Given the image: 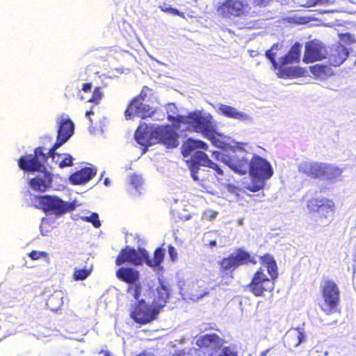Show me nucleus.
Wrapping results in <instances>:
<instances>
[{"label": "nucleus", "instance_id": "obj_1", "mask_svg": "<svg viewBox=\"0 0 356 356\" xmlns=\"http://www.w3.org/2000/svg\"><path fill=\"white\" fill-rule=\"evenodd\" d=\"M58 130L56 141L53 146L45 153L42 147H38L34 149V154L21 156L17 162L19 167L26 172H39L44 168V163L49 157L55 159L56 150L66 143L73 135L74 124L70 117L62 114L56 120Z\"/></svg>", "mask_w": 356, "mask_h": 356}, {"label": "nucleus", "instance_id": "obj_2", "mask_svg": "<svg viewBox=\"0 0 356 356\" xmlns=\"http://www.w3.org/2000/svg\"><path fill=\"white\" fill-rule=\"evenodd\" d=\"M278 49V44H274L270 49L266 51V56L272 63L274 70H277V76L281 79H294L305 77L307 71L305 68L298 66L293 67L289 65L299 63L300 59L301 44L298 42H296L290 48L288 53L280 57L278 61L275 58L276 53L273 51Z\"/></svg>", "mask_w": 356, "mask_h": 356}, {"label": "nucleus", "instance_id": "obj_3", "mask_svg": "<svg viewBox=\"0 0 356 356\" xmlns=\"http://www.w3.org/2000/svg\"><path fill=\"white\" fill-rule=\"evenodd\" d=\"M259 260L261 266L266 268L268 275L261 266L253 273L250 282L246 285L247 290L256 297H262L271 292L278 277L277 263L272 255L264 254L259 257Z\"/></svg>", "mask_w": 356, "mask_h": 356}, {"label": "nucleus", "instance_id": "obj_4", "mask_svg": "<svg viewBox=\"0 0 356 356\" xmlns=\"http://www.w3.org/2000/svg\"><path fill=\"white\" fill-rule=\"evenodd\" d=\"M206 143L200 140L187 139L181 146V153L184 157L191 155V158L186 161L188 167L191 171V177L195 181H198L197 172L200 166L208 167L214 170L219 175H223V171L218 164L209 159L208 155L196 149H207Z\"/></svg>", "mask_w": 356, "mask_h": 356}, {"label": "nucleus", "instance_id": "obj_5", "mask_svg": "<svg viewBox=\"0 0 356 356\" xmlns=\"http://www.w3.org/2000/svg\"><path fill=\"white\" fill-rule=\"evenodd\" d=\"M168 120L174 123L186 126V129L197 133L203 136H212L215 126L211 115L205 116L201 111H195L189 113L187 115H177L176 117L168 115Z\"/></svg>", "mask_w": 356, "mask_h": 356}, {"label": "nucleus", "instance_id": "obj_6", "mask_svg": "<svg viewBox=\"0 0 356 356\" xmlns=\"http://www.w3.org/2000/svg\"><path fill=\"white\" fill-rule=\"evenodd\" d=\"M248 264H256L257 261L250 252L243 248H237L234 252L223 257L218 261L219 275L222 279L232 280L234 279V272L241 266Z\"/></svg>", "mask_w": 356, "mask_h": 356}, {"label": "nucleus", "instance_id": "obj_7", "mask_svg": "<svg viewBox=\"0 0 356 356\" xmlns=\"http://www.w3.org/2000/svg\"><path fill=\"white\" fill-rule=\"evenodd\" d=\"M321 292L323 300L321 310L326 314L339 312L338 307L340 303V290L336 282L332 280L323 279L321 285Z\"/></svg>", "mask_w": 356, "mask_h": 356}, {"label": "nucleus", "instance_id": "obj_8", "mask_svg": "<svg viewBox=\"0 0 356 356\" xmlns=\"http://www.w3.org/2000/svg\"><path fill=\"white\" fill-rule=\"evenodd\" d=\"M35 204L33 207L42 209L46 213L60 216L74 209L72 204L62 200L57 196L35 195Z\"/></svg>", "mask_w": 356, "mask_h": 356}, {"label": "nucleus", "instance_id": "obj_9", "mask_svg": "<svg viewBox=\"0 0 356 356\" xmlns=\"http://www.w3.org/2000/svg\"><path fill=\"white\" fill-rule=\"evenodd\" d=\"M159 313L152 302L149 304L140 299L131 305L129 316L135 323L146 325L155 321Z\"/></svg>", "mask_w": 356, "mask_h": 356}, {"label": "nucleus", "instance_id": "obj_10", "mask_svg": "<svg viewBox=\"0 0 356 356\" xmlns=\"http://www.w3.org/2000/svg\"><path fill=\"white\" fill-rule=\"evenodd\" d=\"M334 207L333 200L325 197L313 196L307 203V208L309 212L318 213L320 220H327L325 225L330 223V217L333 215Z\"/></svg>", "mask_w": 356, "mask_h": 356}, {"label": "nucleus", "instance_id": "obj_11", "mask_svg": "<svg viewBox=\"0 0 356 356\" xmlns=\"http://www.w3.org/2000/svg\"><path fill=\"white\" fill-rule=\"evenodd\" d=\"M147 94L142 91L133 99L124 112L127 119H132L134 116L145 119L154 115L155 110L149 105L144 103Z\"/></svg>", "mask_w": 356, "mask_h": 356}, {"label": "nucleus", "instance_id": "obj_12", "mask_svg": "<svg viewBox=\"0 0 356 356\" xmlns=\"http://www.w3.org/2000/svg\"><path fill=\"white\" fill-rule=\"evenodd\" d=\"M144 257H147V250L138 248L136 250L134 248L126 246L121 249L115 259V264L121 266L128 263L134 266H140L144 262Z\"/></svg>", "mask_w": 356, "mask_h": 356}, {"label": "nucleus", "instance_id": "obj_13", "mask_svg": "<svg viewBox=\"0 0 356 356\" xmlns=\"http://www.w3.org/2000/svg\"><path fill=\"white\" fill-rule=\"evenodd\" d=\"M248 172L251 177L261 181L270 178L273 175L270 163L266 159L256 154L250 161Z\"/></svg>", "mask_w": 356, "mask_h": 356}, {"label": "nucleus", "instance_id": "obj_14", "mask_svg": "<svg viewBox=\"0 0 356 356\" xmlns=\"http://www.w3.org/2000/svg\"><path fill=\"white\" fill-rule=\"evenodd\" d=\"M326 56L325 45L318 40H312L305 44L302 60L305 63H313L326 58Z\"/></svg>", "mask_w": 356, "mask_h": 356}, {"label": "nucleus", "instance_id": "obj_15", "mask_svg": "<svg viewBox=\"0 0 356 356\" xmlns=\"http://www.w3.org/2000/svg\"><path fill=\"white\" fill-rule=\"evenodd\" d=\"M159 126L149 127L145 123L140 124L135 132V138L138 143L148 147L158 143Z\"/></svg>", "mask_w": 356, "mask_h": 356}, {"label": "nucleus", "instance_id": "obj_16", "mask_svg": "<svg viewBox=\"0 0 356 356\" xmlns=\"http://www.w3.org/2000/svg\"><path fill=\"white\" fill-rule=\"evenodd\" d=\"M226 165L239 175H245L250 168V161L245 157V152L242 149L233 151L229 157L225 158Z\"/></svg>", "mask_w": 356, "mask_h": 356}, {"label": "nucleus", "instance_id": "obj_17", "mask_svg": "<svg viewBox=\"0 0 356 356\" xmlns=\"http://www.w3.org/2000/svg\"><path fill=\"white\" fill-rule=\"evenodd\" d=\"M248 4L241 0H225L218 7V11L225 17H240L248 10Z\"/></svg>", "mask_w": 356, "mask_h": 356}, {"label": "nucleus", "instance_id": "obj_18", "mask_svg": "<svg viewBox=\"0 0 356 356\" xmlns=\"http://www.w3.org/2000/svg\"><path fill=\"white\" fill-rule=\"evenodd\" d=\"M350 51L341 42H336L327 49V56L328 63L334 67H339L342 65L349 57Z\"/></svg>", "mask_w": 356, "mask_h": 356}, {"label": "nucleus", "instance_id": "obj_19", "mask_svg": "<svg viewBox=\"0 0 356 356\" xmlns=\"http://www.w3.org/2000/svg\"><path fill=\"white\" fill-rule=\"evenodd\" d=\"M330 170V166L325 163L314 161H303L298 165L300 173L312 179L324 177Z\"/></svg>", "mask_w": 356, "mask_h": 356}, {"label": "nucleus", "instance_id": "obj_20", "mask_svg": "<svg viewBox=\"0 0 356 356\" xmlns=\"http://www.w3.org/2000/svg\"><path fill=\"white\" fill-rule=\"evenodd\" d=\"M158 143H163L168 148H174L179 145V135L170 125L159 126Z\"/></svg>", "mask_w": 356, "mask_h": 356}, {"label": "nucleus", "instance_id": "obj_21", "mask_svg": "<svg viewBox=\"0 0 356 356\" xmlns=\"http://www.w3.org/2000/svg\"><path fill=\"white\" fill-rule=\"evenodd\" d=\"M96 173V169L86 167L72 174L70 177V181L75 185L85 184L95 177Z\"/></svg>", "mask_w": 356, "mask_h": 356}, {"label": "nucleus", "instance_id": "obj_22", "mask_svg": "<svg viewBox=\"0 0 356 356\" xmlns=\"http://www.w3.org/2000/svg\"><path fill=\"white\" fill-rule=\"evenodd\" d=\"M116 277L122 282L129 285L138 282L140 279V273L138 270L129 267H121L117 270Z\"/></svg>", "mask_w": 356, "mask_h": 356}, {"label": "nucleus", "instance_id": "obj_23", "mask_svg": "<svg viewBox=\"0 0 356 356\" xmlns=\"http://www.w3.org/2000/svg\"><path fill=\"white\" fill-rule=\"evenodd\" d=\"M209 293V290L205 289L198 282H192L186 289L185 294L188 299L197 301Z\"/></svg>", "mask_w": 356, "mask_h": 356}, {"label": "nucleus", "instance_id": "obj_24", "mask_svg": "<svg viewBox=\"0 0 356 356\" xmlns=\"http://www.w3.org/2000/svg\"><path fill=\"white\" fill-rule=\"evenodd\" d=\"M156 291L152 302L160 312L170 298V291L169 289L163 283L156 288Z\"/></svg>", "mask_w": 356, "mask_h": 356}, {"label": "nucleus", "instance_id": "obj_25", "mask_svg": "<svg viewBox=\"0 0 356 356\" xmlns=\"http://www.w3.org/2000/svg\"><path fill=\"white\" fill-rule=\"evenodd\" d=\"M223 340L216 334H207L200 337L196 344L200 348H220Z\"/></svg>", "mask_w": 356, "mask_h": 356}, {"label": "nucleus", "instance_id": "obj_26", "mask_svg": "<svg viewBox=\"0 0 356 356\" xmlns=\"http://www.w3.org/2000/svg\"><path fill=\"white\" fill-rule=\"evenodd\" d=\"M305 334L302 328H291L285 335V343L289 348L298 347L304 340Z\"/></svg>", "mask_w": 356, "mask_h": 356}, {"label": "nucleus", "instance_id": "obj_27", "mask_svg": "<svg viewBox=\"0 0 356 356\" xmlns=\"http://www.w3.org/2000/svg\"><path fill=\"white\" fill-rule=\"evenodd\" d=\"M51 177L49 174H44L42 177L37 176L29 180L30 186L36 191L44 192L50 187Z\"/></svg>", "mask_w": 356, "mask_h": 356}, {"label": "nucleus", "instance_id": "obj_28", "mask_svg": "<svg viewBox=\"0 0 356 356\" xmlns=\"http://www.w3.org/2000/svg\"><path fill=\"white\" fill-rule=\"evenodd\" d=\"M309 70L316 79L323 81L333 74L332 68L325 64H315L309 67Z\"/></svg>", "mask_w": 356, "mask_h": 356}, {"label": "nucleus", "instance_id": "obj_29", "mask_svg": "<svg viewBox=\"0 0 356 356\" xmlns=\"http://www.w3.org/2000/svg\"><path fill=\"white\" fill-rule=\"evenodd\" d=\"M165 257V250L161 247L155 249L154 252V257L151 259L149 252L147 250V257H144V262L147 266L152 268H159L163 261Z\"/></svg>", "mask_w": 356, "mask_h": 356}, {"label": "nucleus", "instance_id": "obj_30", "mask_svg": "<svg viewBox=\"0 0 356 356\" xmlns=\"http://www.w3.org/2000/svg\"><path fill=\"white\" fill-rule=\"evenodd\" d=\"M220 114L229 118H234L239 120H245L248 119V115L236 108L226 104H220L218 106Z\"/></svg>", "mask_w": 356, "mask_h": 356}, {"label": "nucleus", "instance_id": "obj_31", "mask_svg": "<svg viewBox=\"0 0 356 356\" xmlns=\"http://www.w3.org/2000/svg\"><path fill=\"white\" fill-rule=\"evenodd\" d=\"M46 305L52 312H56L60 309L63 305V296L62 293L60 291H55L49 296Z\"/></svg>", "mask_w": 356, "mask_h": 356}, {"label": "nucleus", "instance_id": "obj_32", "mask_svg": "<svg viewBox=\"0 0 356 356\" xmlns=\"http://www.w3.org/2000/svg\"><path fill=\"white\" fill-rule=\"evenodd\" d=\"M53 159L55 160V162L58 164V166L60 168L70 167L73 165L74 159L70 154L67 153L59 154L56 152V157Z\"/></svg>", "mask_w": 356, "mask_h": 356}, {"label": "nucleus", "instance_id": "obj_33", "mask_svg": "<svg viewBox=\"0 0 356 356\" xmlns=\"http://www.w3.org/2000/svg\"><path fill=\"white\" fill-rule=\"evenodd\" d=\"M92 267L85 266L83 268H75L73 279L76 281L86 280L92 273Z\"/></svg>", "mask_w": 356, "mask_h": 356}, {"label": "nucleus", "instance_id": "obj_34", "mask_svg": "<svg viewBox=\"0 0 356 356\" xmlns=\"http://www.w3.org/2000/svg\"><path fill=\"white\" fill-rule=\"evenodd\" d=\"M142 286L139 281L135 284L129 285L127 289V293L131 294L132 297L137 301L140 300L139 298L140 296Z\"/></svg>", "mask_w": 356, "mask_h": 356}, {"label": "nucleus", "instance_id": "obj_35", "mask_svg": "<svg viewBox=\"0 0 356 356\" xmlns=\"http://www.w3.org/2000/svg\"><path fill=\"white\" fill-rule=\"evenodd\" d=\"M103 95H104V93H103L101 88L96 87L93 90L92 97L88 100V102L97 104L102 99Z\"/></svg>", "mask_w": 356, "mask_h": 356}, {"label": "nucleus", "instance_id": "obj_36", "mask_svg": "<svg viewBox=\"0 0 356 356\" xmlns=\"http://www.w3.org/2000/svg\"><path fill=\"white\" fill-rule=\"evenodd\" d=\"M339 38L345 45H351L356 42L355 36L350 33H341Z\"/></svg>", "mask_w": 356, "mask_h": 356}, {"label": "nucleus", "instance_id": "obj_37", "mask_svg": "<svg viewBox=\"0 0 356 356\" xmlns=\"http://www.w3.org/2000/svg\"><path fill=\"white\" fill-rule=\"evenodd\" d=\"M218 356H238L235 346H225Z\"/></svg>", "mask_w": 356, "mask_h": 356}, {"label": "nucleus", "instance_id": "obj_38", "mask_svg": "<svg viewBox=\"0 0 356 356\" xmlns=\"http://www.w3.org/2000/svg\"><path fill=\"white\" fill-rule=\"evenodd\" d=\"M130 184L133 186L135 188H138L143 184L142 177L136 174H133L130 176Z\"/></svg>", "mask_w": 356, "mask_h": 356}, {"label": "nucleus", "instance_id": "obj_39", "mask_svg": "<svg viewBox=\"0 0 356 356\" xmlns=\"http://www.w3.org/2000/svg\"><path fill=\"white\" fill-rule=\"evenodd\" d=\"M48 253L44 251H38V250H32L29 254V257L32 260H38L42 257L48 258Z\"/></svg>", "mask_w": 356, "mask_h": 356}, {"label": "nucleus", "instance_id": "obj_40", "mask_svg": "<svg viewBox=\"0 0 356 356\" xmlns=\"http://www.w3.org/2000/svg\"><path fill=\"white\" fill-rule=\"evenodd\" d=\"M218 136L216 129L214 128V133L212 136H204L207 139L210 140L213 145H214L217 147H222L224 145V143L218 139L217 136Z\"/></svg>", "mask_w": 356, "mask_h": 356}, {"label": "nucleus", "instance_id": "obj_41", "mask_svg": "<svg viewBox=\"0 0 356 356\" xmlns=\"http://www.w3.org/2000/svg\"><path fill=\"white\" fill-rule=\"evenodd\" d=\"M87 222H91L95 228H98L101 226L100 220L97 213H93L90 216L86 217Z\"/></svg>", "mask_w": 356, "mask_h": 356}, {"label": "nucleus", "instance_id": "obj_42", "mask_svg": "<svg viewBox=\"0 0 356 356\" xmlns=\"http://www.w3.org/2000/svg\"><path fill=\"white\" fill-rule=\"evenodd\" d=\"M168 254L170 257V259L172 261H175L177 260L178 253H177L176 248L172 245H169L168 246Z\"/></svg>", "mask_w": 356, "mask_h": 356}, {"label": "nucleus", "instance_id": "obj_43", "mask_svg": "<svg viewBox=\"0 0 356 356\" xmlns=\"http://www.w3.org/2000/svg\"><path fill=\"white\" fill-rule=\"evenodd\" d=\"M161 10L165 12V13H170L173 15H178V16H180L181 17H184V14L180 11H179L176 8H171V7H163L161 8Z\"/></svg>", "mask_w": 356, "mask_h": 356}, {"label": "nucleus", "instance_id": "obj_44", "mask_svg": "<svg viewBox=\"0 0 356 356\" xmlns=\"http://www.w3.org/2000/svg\"><path fill=\"white\" fill-rule=\"evenodd\" d=\"M212 155L214 158H216L218 160L221 161L222 163H224L226 165V161H225V158L229 157V154H223L219 151H214V152H213Z\"/></svg>", "mask_w": 356, "mask_h": 356}, {"label": "nucleus", "instance_id": "obj_45", "mask_svg": "<svg viewBox=\"0 0 356 356\" xmlns=\"http://www.w3.org/2000/svg\"><path fill=\"white\" fill-rule=\"evenodd\" d=\"M264 187V183H257V184H252V185L249 186L247 188L251 191V192H257L259 190H261Z\"/></svg>", "mask_w": 356, "mask_h": 356}, {"label": "nucleus", "instance_id": "obj_46", "mask_svg": "<svg viewBox=\"0 0 356 356\" xmlns=\"http://www.w3.org/2000/svg\"><path fill=\"white\" fill-rule=\"evenodd\" d=\"M92 83H85L82 85V90L85 92H88L91 90Z\"/></svg>", "mask_w": 356, "mask_h": 356}, {"label": "nucleus", "instance_id": "obj_47", "mask_svg": "<svg viewBox=\"0 0 356 356\" xmlns=\"http://www.w3.org/2000/svg\"><path fill=\"white\" fill-rule=\"evenodd\" d=\"M323 0H307V4L308 6H314L320 3H322Z\"/></svg>", "mask_w": 356, "mask_h": 356}, {"label": "nucleus", "instance_id": "obj_48", "mask_svg": "<svg viewBox=\"0 0 356 356\" xmlns=\"http://www.w3.org/2000/svg\"><path fill=\"white\" fill-rule=\"evenodd\" d=\"M99 354H102L103 356H113V354L108 349L100 350Z\"/></svg>", "mask_w": 356, "mask_h": 356}, {"label": "nucleus", "instance_id": "obj_49", "mask_svg": "<svg viewBox=\"0 0 356 356\" xmlns=\"http://www.w3.org/2000/svg\"><path fill=\"white\" fill-rule=\"evenodd\" d=\"M91 115H94V111H93L90 110V111H86V116L88 118V119L90 122H92V120H91V119H90V116Z\"/></svg>", "mask_w": 356, "mask_h": 356}, {"label": "nucleus", "instance_id": "obj_50", "mask_svg": "<svg viewBox=\"0 0 356 356\" xmlns=\"http://www.w3.org/2000/svg\"><path fill=\"white\" fill-rule=\"evenodd\" d=\"M136 356H154L152 353H147V352H145V351H143L142 353H140L138 355H137Z\"/></svg>", "mask_w": 356, "mask_h": 356}, {"label": "nucleus", "instance_id": "obj_51", "mask_svg": "<svg viewBox=\"0 0 356 356\" xmlns=\"http://www.w3.org/2000/svg\"><path fill=\"white\" fill-rule=\"evenodd\" d=\"M210 247H215L217 245V243L215 240L210 241L209 243Z\"/></svg>", "mask_w": 356, "mask_h": 356}, {"label": "nucleus", "instance_id": "obj_52", "mask_svg": "<svg viewBox=\"0 0 356 356\" xmlns=\"http://www.w3.org/2000/svg\"><path fill=\"white\" fill-rule=\"evenodd\" d=\"M104 184L106 186H109L110 185V179L108 177H106L104 180Z\"/></svg>", "mask_w": 356, "mask_h": 356}, {"label": "nucleus", "instance_id": "obj_53", "mask_svg": "<svg viewBox=\"0 0 356 356\" xmlns=\"http://www.w3.org/2000/svg\"><path fill=\"white\" fill-rule=\"evenodd\" d=\"M268 351H269V350H266V351L263 352V353H261V356H264V355H266V353H267Z\"/></svg>", "mask_w": 356, "mask_h": 356}, {"label": "nucleus", "instance_id": "obj_54", "mask_svg": "<svg viewBox=\"0 0 356 356\" xmlns=\"http://www.w3.org/2000/svg\"><path fill=\"white\" fill-rule=\"evenodd\" d=\"M174 356H181V354H177V355H175Z\"/></svg>", "mask_w": 356, "mask_h": 356}]
</instances>
